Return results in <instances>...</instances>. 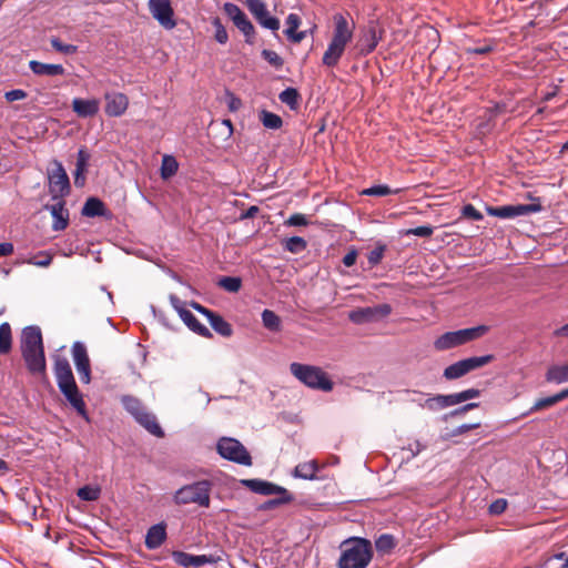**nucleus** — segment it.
<instances>
[{
  "mask_svg": "<svg viewBox=\"0 0 568 568\" xmlns=\"http://www.w3.org/2000/svg\"><path fill=\"white\" fill-rule=\"evenodd\" d=\"M333 22L332 39L322 58V63L328 68H334L338 64L346 47L353 40L355 30L354 21L342 13H335Z\"/></svg>",
  "mask_w": 568,
  "mask_h": 568,
  "instance_id": "f257e3e1",
  "label": "nucleus"
},
{
  "mask_svg": "<svg viewBox=\"0 0 568 568\" xmlns=\"http://www.w3.org/2000/svg\"><path fill=\"white\" fill-rule=\"evenodd\" d=\"M21 353L30 373L45 375L42 334L38 326H27L22 329Z\"/></svg>",
  "mask_w": 568,
  "mask_h": 568,
  "instance_id": "f03ea898",
  "label": "nucleus"
},
{
  "mask_svg": "<svg viewBox=\"0 0 568 568\" xmlns=\"http://www.w3.org/2000/svg\"><path fill=\"white\" fill-rule=\"evenodd\" d=\"M373 558V547L368 539L354 537L341 546L337 568H366Z\"/></svg>",
  "mask_w": 568,
  "mask_h": 568,
  "instance_id": "7ed1b4c3",
  "label": "nucleus"
},
{
  "mask_svg": "<svg viewBox=\"0 0 568 568\" xmlns=\"http://www.w3.org/2000/svg\"><path fill=\"white\" fill-rule=\"evenodd\" d=\"M291 374L302 384L312 389L331 392L334 383L323 368L308 364L292 363L290 365Z\"/></svg>",
  "mask_w": 568,
  "mask_h": 568,
  "instance_id": "20e7f679",
  "label": "nucleus"
},
{
  "mask_svg": "<svg viewBox=\"0 0 568 568\" xmlns=\"http://www.w3.org/2000/svg\"><path fill=\"white\" fill-rule=\"evenodd\" d=\"M488 329V326L479 325L476 327L447 332L435 339L434 347L439 352L447 351L484 336Z\"/></svg>",
  "mask_w": 568,
  "mask_h": 568,
  "instance_id": "39448f33",
  "label": "nucleus"
},
{
  "mask_svg": "<svg viewBox=\"0 0 568 568\" xmlns=\"http://www.w3.org/2000/svg\"><path fill=\"white\" fill-rule=\"evenodd\" d=\"M211 483L200 480L191 485H185L176 490L174 501L178 505L197 504L201 507L210 506Z\"/></svg>",
  "mask_w": 568,
  "mask_h": 568,
  "instance_id": "423d86ee",
  "label": "nucleus"
},
{
  "mask_svg": "<svg viewBox=\"0 0 568 568\" xmlns=\"http://www.w3.org/2000/svg\"><path fill=\"white\" fill-rule=\"evenodd\" d=\"M219 454L231 462L240 465L251 466L252 458L247 449L235 438L223 437L216 445Z\"/></svg>",
  "mask_w": 568,
  "mask_h": 568,
  "instance_id": "0eeeda50",
  "label": "nucleus"
},
{
  "mask_svg": "<svg viewBox=\"0 0 568 568\" xmlns=\"http://www.w3.org/2000/svg\"><path fill=\"white\" fill-rule=\"evenodd\" d=\"M494 359L493 355L474 356L465 359H460L444 369L443 376L448 379H457L469 372L480 368Z\"/></svg>",
  "mask_w": 568,
  "mask_h": 568,
  "instance_id": "6e6552de",
  "label": "nucleus"
},
{
  "mask_svg": "<svg viewBox=\"0 0 568 568\" xmlns=\"http://www.w3.org/2000/svg\"><path fill=\"white\" fill-rule=\"evenodd\" d=\"M53 169L48 172L49 192L53 200H61L70 192L69 176L58 160L52 162Z\"/></svg>",
  "mask_w": 568,
  "mask_h": 568,
  "instance_id": "1a4fd4ad",
  "label": "nucleus"
},
{
  "mask_svg": "<svg viewBox=\"0 0 568 568\" xmlns=\"http://www.w3.org/2000/svg\"><path fill=\"white\" fill-rule=\"evenodd\" d=\"M392 313V306L387 303L375 306L358 307L348 314L351 322L357 325L378 322Z\"/></svg>",
  "mask_w": 568,
  "mask_h": 568,
  "instance_id": "9d476101",
  "label": "nucleus"
},
{
  "mask_svg": "<svg viewBox=\"0 0 568 568\" xmlns=\"http://www.w3.org/2000/svg\"><path fill=\"white\" fill-rule=\"evenodd\" d=\"M152 17L166 30L175 28L174 11L170 0H149Z\"/></svg>",
  "mask_w": 568,
  "mask_h": 568,
  "instance_id": "9b49d317",
  "label": "nucleus"
},
{
  "mask_svg": "<svg viewBox=\"0 0 568 568\" xmlns=\"http://www.w3.org/2000/svg\"><path fill=\"white\" fill-rule=\"evenodd\" d=\"M245 4L256 21L265 29L277 31L280 29V20L270 16L267 7L262 0H245Z\"/></svg>",
  "mask_w": 568,
  "mask_h": 568,
  "instance_id": "f8f14e48",
  "label": "nucleus"
},
{
  "mask_svg": "<svg viewBox=\"0 0 568 568\" xmlns=\"http://www.w3.org/2000/svg\"><path fill=\"white\" fill-rule=\"evenodd\" d=\"M72 357L77 372L80 376V381L84 384H89L91 382V365L87 347L83 343H73Z\"/></svg>",
  "mask_w": 568,
  "mask_h": 568,
  "instance_id": "ddd939ff",
  "label": "nucleus"
},
{
  "mask_svg": "<svg viewBox=\"0 0 568 568\" xmlns=\"http://www.w3.org/2000/svg\"><path fill=\"white\" fill-rule=\"evenodd\" d=\"M172 558L176 565L184 568H201L205 565H213L219 560L213 555H192L180 550L173 551Z\"/></svg>",
  "mask_w": 568,
  "mask_h": 568,
  "instance_id": "4468645a",
  "label": "nucleus"
},
{
  "mask_svg": "<svg viewBox=\"0 0 568 568\" xmlns=\"http://www.w3.org/2000/svg\"><path fill=\"white\" fill-rule=\"evenodd\" d=\"M540 205L538 204H517V205H504L498 207L489 209V214L500 219H511L521 215H528L534 212H538Z\"/></svg>",
  "mask_w": 568,
  "mask_h": 568,
  "instance_id": "2eb2a0df",
  "label": "nucleus"
},
{
  "mask_svg": "<svg viewBox=\"0 0 568 568\" xmlns=\"http://www.w3.org/2000/svg\"><path fill=\"white\" fill-rule=\"evenodd\" d=\"M69 404L84 418H88L85 403L82 394L79 392L75 381L58 385Z\"/></svg>",
  "mask_w": 568,
  "mask_h": 568,
  "instance_id": "dca6fc26",
  "label": "nucleus"
},
{
  "mask_svg": "<svg viewBox=\"0 0 568 568\" xmlns=\"http://www.w3.org/2000/svg\"><path fill=\"white\" fill-rule=\"evenodd\" d=\"M104 111L108 116L118 118L125 113L129 106V99L124 93L112 92L105 93Z\"/></svg>",
  "mask_w": 568,
  "mask_h": 568,
  "instance_id": "f3484780",
  "label": "nucleus"
},
{
  "mask_svg": "<svg viewBox=\"0 0 568 568\" xmlns=\"http://www.w3.org/2000/svg\"><path fill=\"white\" fill-rule=\"evenodd\" d=\"M243 486L263 496L286 495L287 489L263 479H243Z\"/></svg>",
  "mask_w": 568,
  "mask_h": 568,
  "instance_id": "a211bd4d",
  "label": "nucleus"
},
{
  "mask_svg": "<svg viewBox=\"0 0 568 568\" xmlns=\"http://www.w3.org/2000/svg\"><path fill=\"white\" fill-rule=\"evenodd\" d=\"M52 357L53 373L57 379V384L60 385L63 383L74 382L75 379L69 359L65 356L58 353H55Z\"/></svg>",
  "mask_w": 568,
  "mask_h": 568,
  "instance_id": "6ab92c4d",
  "label": "nucleus"
},
{
  "mask_svg": "<svg viewBox=\"0 0 568 568\" xmlns=\"http://www.w3.org/2000/svg\"><path fill=\"white\" fill-rule=\"evenodd\" d=\"M382 40V33L374 26H369L364 33L361 36L357 42L359 53L367 55L373 52L379 41Z\"/></svg>",
  "mask_w": 568,
  "mask_h": 568,
  "instance_id": "aec40b11",
  "label": "nucleus"
},
{
  "mask_svg": "<svg viewBox=\"0 0 568 568\" xmlns=\"http://www.w3.org/2000/svg\"><path fill=\"white\" fill-rule=\"evenodd\" d=\"M72 110L80 118L94 116L100 110V101L98 99L75 98L72 100Z\"/></svg>",
  "mask_w": 568,
  "mask_h": 568,
  "instance_id": "412c9836",
  "label": "nucleus"
},
{
  "mask_svg": "<svg viewBox=\"0 0 568 568\" xmlns=\"http://www.w3.org/2000/svg\"><path fill=\"white\" fill-rule=\"evenodd\" d=\"M166 539V525L160 523L151 526L145 536V546L148 549L159 548Z\"/></svg>",
  "mask_w": 568,
  "mask_h": 568,
  "instance_id": "4be33fe9",
  "label": "nucleus"
},
{
  "mask_svg": "<svg viewBox=\"0 0 568 568\" xmlns=\"http://www.w3.org/2000/svg\"><path fill=\"white\" fill-rule=\"evenodd\" d=\"M47 209L50 211L53 217L52 229L54 231H62L68 226L69 223V213L64 207V202L60 200L59 202L47 205Z\"/></svg>",
  "mask_w": 568,
  "mask_h": 568,
  "instance_id": "5701e85b",
  "label": "nucleus"
},
{
  "mask_svg": "<svg viewBox=\"0 0 568 568\" xmlns=\"http://www.w3.org/2000/svg\"><path fill=\"white\" fill-rule=\"evenodd\" d=\"M566 398H568V388H565L552 396L539 398L534 403V405L529 408V410H527L526 413H524L521 415V417H526L532 413L552 407L554 405H556L557 403H559Z\"/></svg>",
  "mask_w": 568,
  "mask_h": 568,
  "instance_id": "b1692460",
  "label": "nucleus"
},
{
  "mask_svg": "<svg viewBox=\"0 0 568 568\" xmlns=\"http://www.w3.org/2000/svg\"><path fill=\"white\" fill-rule=\"evenodd\" d=\"M30 70L37 75H63L64 68L62 64L43 63L40 61L32 60L29 62Z\"/></svg>",
  "mask_w": 568,
  "mask_h": 568,
  "instance_id": "393cba45",
  "label": "nucleus"
},
{
  "mask_svg": "<svg viewBox=\"0 0 568 568\" xmlns=\"http://www.w3.org/2000/svg\"><path fill=\"white\" fill-rule=\"evenodd\" d=\"M135 422L145 428L150 434L156 437H163L164 432L158 423L156 416L150 413L148 409L144 410Z\"/></svg>",
  "mask_w": 568,
  "mask_h": 568,
  "instance_id": "a878e982",
  "label": "nucleus"
},
{
  "mask_svg": "<svg viewBox=\"0 0 568 568\" xmlns=\"http://www.w3.org/2000/svg\"><path fill=\"white\" fill-rule=\"evenodd\" d=\"M285 23L286 29L284 33L292 42L298 43L306 37L305 31L297 32V29L301 24V18L296 13H290Z\"/></svg>",
  "mask_w": 568,
  "mask_h": 568,
  "instance_id": "bb28decb",
  "label": "nucleus"
},
{
  "mask_svg": "<svg viewBox=\"0 0 568 568\" xmlns=\"http://www.w3.org/2000/svg\"><path fill=\"white\" fill-rule=\"evenodd\" d=\"M180 318L191 331L199 334L200 336H212L210 329L205 325L201 324L191 311H183Z\"/></svg>",
  "mask_w": 568,
  "mask_h": 568,
  "instance_id": "cd10ccee",
  "label": "nucleus"
},
{
  "mask_svg": "<svg viewBox=\"0 0 568 568\" xmlns=\"http://www.w3.org/2000/svg\"><path fill=\"white\" fill-rule=\"evenodd\" d=\"M318 465L316 460L300 463L293 470V476L301 479L313 480L316 479Z\"/></svg>",
  "mask_w": 568,
  "mask_h": 568,
  "instance_id": "c85d7f7f",
  "label": "nucleus"
},
{
  "mask_svg": "<svg viewBox=\"0 0 568 568\" xmlns=\"http://www.w3.org/2000/svg\"><path fill=\"white\" fill-rule=\"evenodd\" d=\"M88 217L104 216L106 214L104 203L98 197H89L81 211Z\"/></svg>",
  "mask_w": 568,
  "mask_h": 568,
  "instance_id": "c756f323",
  "label": "nucleus"
},
{
  "mask_svg": "<svg viewBox=\"0 0 568 568\" xmlns=\"http://www.w3.org/2000/svg\"><path fill=\"white\" fill-rule=\"evenodd\" d=\"M545 378L547 382L555 384L568 382V363L565 365L550 366L546 372Z\"/></svg>",
  "mask_w": 568,
  "mask_h": 568,
  "instance_id": "7c9ffc66",
  "label": "nucleus"
},
{
  "mask_svg": "<svg viewBox=\"0 0 568 568\" xmlns=\"http://www.w3.org/2000/svg\"><path fill=\"white\" fill-rule=\"evenodd\" d=\"M121 403L124 407V409L134 418L136 419L144 410H146L145 406L142 404V402L132 396V395H123L121 397Z\"/></svg>",
  "mask_w": 568,
  "mask_h": 568,
  "instance_id": "2f4dec72",
  "label": "nucleus"
},
{
  "mask_svg": "<svg viewBox=\"0 0 568 568\" xmlns=\"http://www.w3.org/2000/svg\"><path fill=\"white\" fill-rule=\"evenodd\" d=\"M212 328L224 337H230L233 333L232 326L222 316L216 313H212V316L207 318Z\"/></svg>",
  "mask_w": 568,
  "mask_h": 568,
  "instance_id": "473e14b6",
  "label": "nucleus"
},
{
  "mask_svg": "<svg viewBox=\"0 0 568 568\" xmlns=\"http://www.w3.org/2000/svg\"><path fill=\"white\" fill-rule=\"evenodd\" d=\"M258 119L262 122L263 126L270 130H278L283 125L282 118L267 110H262L258 114Z\"/></svg>",
  "mask_w": 568,
  "mask_h": 568,
  "instance_id": "72a5a7b5",
  "label": "nucleus"
},
{
  "mask_svg": "<svg viewBox=\"0 0 568 568\" xmlns=\"http://www.w3.org/2000/svg\"><path fill=\"white\" fill-rule=\"evenodd\" d=\"M179 169L178 161L172 155H163L162 164H161V178L163 180H169L173 175L176 174Z\"/></svg>",
  "mask_w": 568,
  "mask_h": 568,
  "instance_id": "f704fd0d",
  "label": "nucleus"
},
{
  "mask_svg": "<svg viewBox=\"0 0 568 568\" xmlns=\"http://www.w3.org/2000/svg\"><path fill=\"white\" fill-rule=\"evenodd\" d=\"M234 26L244 34L245 41L252 44L255 36V29L246 14H243L239 20H236Z\"/></svg>",
  "mask_w": 568,
  "mask_h": 568,
  "instance_id": "c9c22d12",
  "label": "nucleus"
},
{
  "mask_svg": "<svg viewBox=\"0 0 568 568\" xmlns=\"http://www.w3.org/2000/svg\"><path fill=\"white\" fill-rule=\"evenodd\" d=\"M12 347V333L9 323L0 325V354H8Z\"/></svg>",
  "mask_w": 568,
  "mask_h": 568,
  "instance_id": "e433bc0d",
  "label": "nucleus"
},
{
  "mask_svg": "<svg viewBox=\"0 0 568 568\" xmlns=\"http://www.w3.org/2000/svg\"><path fill=\"white\" fill-rule=\"evenodd\" d=\"M278 99L282 103L288 105L291 110H296L298 106L300 94L296 89L286 88L280 93Z\"/></svg>",
  "mask_w": 568,
  "mask_h": 568,
  "instance_id": "4c0bfd02",
  "label": "nucleus"
},
{
  "mask_svg": "<svg viewBox=\"0 0 568 568\" xmlns=\"http://www.w3.org/2000/svg\"><path fill=\"white\" fill-rule=\"evenodd\" d=\"M263 325L273 332L281 329V318L271 310H264L262 313Z\"/></svg>",
  "mask_w": 568,
  "mask_h": 568,
  "instance_id": "58836bf2",
  "label": "nucleus"
},
{
  "mask_svg": "<svg viewBox=\"0 0 568 568\" xmlns=\"http://www.w3.org/2000/svg\"><path fill=\"white\" fill-rule=\"evenodd\" d=\"M396 546L395 539L389 534L381 535L375 540V547L379 552L387 554Z\"/></svg>",
  "mask_w": 568,
  "mask_h": 568,
  "instance_id": "ea45409f",
  "label": "nucleus"
},
{
  "mask_svg": "<svg viewBox=\"0 0 568 568\" xmlns=\"http://www.w3.org/2000/svg\"><path fill=\"white\" fill-rule=\"evenodd\" d=\"M306 241L301 236L288 237L284 243L285 250L294 254L301 253L306 248Z\"/></svg>",
  "mask_w": 568,
  "mask_h": 568,
  "instance_id": "a19ab883",
  "label": "nucleus"
},
{
  "mask_svg": "<svg viewBox=\"0 0 568 568\" xmlns=\"http://www.w3.org/2000/svg\"><path fill=\"white\" fill-rule=\"evenodd\" d=\"M100 494H101V490L99 487H93V486H89V485L83 486V487L79 488V490H78V497L81 500H85V501H94V500L99 499Z\"/></svg>",
  "mask_w": 568,
  "mask_h": 568,
  "instance_id": "79ce46f5",
  "label": "nucleus"
},
{
  "mask_svg": "<svg viewBox=\"0 0 568 568\" xmlns=\"http://www.w3.org/2000/svg\"><path fill=\"white\" fill-rule=\"evenodd\" d=\"M53 255L49 252L42 251L30 257L27 263L39 267H48L52 262Z\"/></svg>",
  "mask_w": 568,
  "mask_h": 568,
  "instance_id": "37998d69",
  "label": "nucleus"
},
{
  "mask_svg": "<svg viewBox=\"0 0 568 568\" xmlns=\"http://www.w3.org/2000/svg\"><path fill=\"white\" fill-rule=\"evenodd\" d=\"M399 190H392L387 185H374L362 191V194L368 196H385L389 194H397Z\"/></svg>",
  "mask_w": 568,
  "mask_h": 568,
  "instance_id": "c03bdc74",
  "label": "nucleus"
},
{
  "mask_svg": "<svg viewBox=\"0 0 568 568\" xmlns=\"http://www.w3.org/2000/svg\"><path fill=\"white\" fill-rule=\"evenodd\" d=\"M426 406L429 409H442L450 407L448 395H435L426 400Z\"/></svg>",
  "mask_w": 568,
  "mask_h": 568,
  "instance_id": "a18cd8bd",
  "label": "nucleus"
},
{
  "mask_svg": "<svg viewBox=\"0 0 568 568\" xmlns=\"http://www.w3.org/2000/svg\"><path fill=\"white\" fill-rule=\"evenodd\" d=\"M212 24L215 28V34H214L215 40L221 44L226 43L229 40V34H227L226 29L222 24L220 18H214L212 21Z\"/></svg>",
  "mask_w": 568,
  "mask_h": 568,
  "instance_id": "49530a36",
  "label": "nucleus"
},
{
  "mask_svg": "<svg viewBox=\"0 0 568 568\" xmlns=\"http://www.w3.org/2000/svg\"><path fill=\"white\" fill-rule=\"evenodd\" d=\"M293 500V496L292 494L287 490L286 491V495H278L277 498H274V499H271V500H267L265 501L263 505H262V509L266 510V509H271V508H274L276 506H280V505H284V504H288Z\"/></svg>",
  "mask_w": 568,
  "mask_h": 568,
  "instance_id": "de8ad7c7",
  "label": "nucleus"
},
{
  "mask_svg": "<svg viewBox=\"0 0 568 568\" xmlns=\"http://www.w3.org/2000/svg\"><path fill=\"white\" fill-rule=\"evenodd\" d=\"M50 43L54 50L64 54H74L78 51V47L73 44H64L59 38H51Z\"/></svg>",
  "mask_w": 568,
  "mask_h": 568,
  "instance_id": "09e8293b",
  "label": "nucleus"
},
{
  "mask_svg": "<svg viewBox=\"0 0 568 568\" xmlns=\"http://www.w3.org/2000/svg\"><path fill=\"white\" fill-rule=\"evenodd\" d=\"M220 286L229 292H237L241 288V280L239 277L226 276L220 280Z\"/></svg>",
  "mask_w": 568,
  "mask_h": 568,
  "instance_id": "8fccbe9b",
  "label": "nucleus"
},
{
  "mask_svg": "<svg viewBox=\"0 0 568 568\" xmlns=\"http://www.w3.org/2000/svg\"><path fill=\"white\" fill-rule=\"evenodd\" d=\"M262 57L276 69H281L283 67L284 61L275 51L264 49L262 51Z\"/></svg>",
  "mask_w": 568,
  "mask_h": 568,
  "instance_id": "3c124183",
  "label": "nucleus"
},
{
  "mask_svg": "<svg viewBox=\"0 0 568 568\" xmlns=\"http://www.w3.org/2000/svg\"><path fill=\"white\" fill-rule=\"evenodd\" d=\"M385 248V245H378L368 253L367 260L372 267L381 263L384 257Z\"/></svg>",
  "mask_w": 568,
  "mask_h": 568,
  "instance_id": "603ef678",
  "label": "nucleus"
},
{
  "mask_svg": "<svg viewBox=\"0 0 568 568\" xmlns=\"http://www.w3.org/2000/svg\"><path fill=\"white\" fill-rule=\"evenodd\" d=\"M224 12L230 17V19L233 21V23L239 20L243 14H245L242 9L231 2H226L223 7Z\"/></svg>",
  "mask_w": 568,
  "mask_h": 568,
  "instance_id": "864d4df0",
  "label": "nucleus"
},
{
  "mask_svg": "<svg viewBox=\"0 0 568 568\" xmlns=\"http://www.w3.org/2000/svg\"><path fill=\"white\" fill-rule=\"evenodd\" d=\"M90 154L84 150L80 149L77 156L75 171L85 172Z\"/></svg>",
  "mask_w": 568,
  "mask_h": 568,
  "instance_id": "5fc2aeb1",
  "label": "nucleus"
},
{
  "mask_svg": "<svg viewBox=\"0 0 568 568\" xmlns=\"http://www.w3.org/2000/svg\"><path fill=\"white\" fill-rule=\"evenodd\" d=\"M434 230L429 225H422L415 229H409L406 231L407 235H416L419 237H428L433 234Z\"/></svg>",
  "mask_w": 568,
  "mask_h": 568,
  "instance_id": "6e6d98bb",
  "label": "nucleus"
},
{
  "mask_svg": "<svg viewBox=\"0 0 568 568\" xmlns=\"http://www.w3.org/2000/svg\"><path fill=\"white\" fill-rule=\"evenodd\" d=\"M462 214L464 217L480 221L483 219V214L471 204H467L463 207Z\"/></svg>",
  "mask_w": 568,
  "mask_h": 568,
  "instance_id": "4d7b16f0",
  "label": "nucleus"
},
{
  "mask_svg": "<svg viewBox=\"0 0 568 568\" xmlns=\"http://www.w3.org/2000/svg\"><path fill=\"white\" fill-rule=\"evenodd\" d=\"M27 97H28V93L24 90H22V89H14V90H11V91H7L4 93V99L8 102H14V101H19V100H24Z\"/></svg>",
  "mask_w": 568,
  "mask_h": 568,
  "instance_id": "13d9d810",
  "label": "nucleus"
},
{
  "mask_svg": "<svg viewBox=\"0 0 568 568\" xmlns=\"http://www.w3.org/2000/svg\"><path fill=\"white\" fill-rule=\"evenodd\" d=\"M493 50H494V47L491 44L485 43L483 45L467 48L466 49V53L467 54H479V55H483V54H488Z\"/></svg>",
  "mask_w": 568,
  "mask_h": 568,
  "instance_id": "bf43d9fd",
  "label": "nucleus"
},
{
  "mask_svg": "<svg viewBox=\"0 0 568 568\" xmlns=\"http://www.w3.org/2000/svg\"><path fill=\"white\" fill-rule=\"evenodd\" d=\"M287 224L293 226H304L307 224V219L305 215L296 213L290 216Z\"/></svg>",
  "mask_w": 568,
  "mask_h": 568,
  "instance_id": "052dcab7",
  "label": "nucleus"
},
{
  "mask_svg": "<svg viewBox=\"0 0 568 568\" xmlns=\"http://www.w3.org/2000/svg\"><path fill=\"white\" fill-rule=\"evenodd\" d=\"M507 503L505 499H497L489 506V511L495 515H499L505 511Z\"/></svg>",
  "mask_w": 568,
  "mask_h": 568,
  "instance_id": "680f3d73",
  "label": "nucleus"
},
{
  "mask_svg": "<svg viewBox=\"0 0 568 568\" xmlns=\"http://www.w3.org/2000/svg\"><path fill=\"white\" fill-rule=\"evenodd\" d=\"M170 303L173 306V308L178 312L180 317L183 311H187L184 306V302H182L176 295L170 296Z\"/></svg>",
  "mask_w": 568,
  "mask_h": 568,
  "instance_id": "e2e57ef3",
  "label": "nucleus"
},
{
  "mask_svg": "<svg viewBox=\"0 0 568 568\" xmlns=\"http://www.w3.org/2000/svg\"><path fill=\"white\" fill-rule=\"evenodd\" d=\"M479 426H480L479 423L463 424V425L458 426L456 429H454L453 435L454 436L463 435L471 429L478 428Z\"/></svg>",
  "mask_w": 568,
  "mask_h": 568,
  "instance_id": "0e129e2a",
  "label": "nucleus"
},
{
  "mask_svg": "<svg viewBox=\"0 0 568 568\" xmlns=\"http://www.w3.org/2000/svg\"><path fill=\"white\" fill-rule=\"evenodd\" d=\"M356 260L357 251L353 248L345 254V256L343 257V263L345 266L351 267L356 263Z\"/></svg>",
  "mask_w": 568,
  "mask_h": 568,
  "instance_id": "69168bd1",
  "label": "nucleus"
},
{
  "mask_svg": "<svg viewBox=\"0 0 568 568\" xmlns=\"http://www.w3.org/2000/svg\"><path fill=\"white\" fill-rule=\"evenodd\" d=\"M479 406L478 403H468L466 405H464L463 407H459L453 412H450V416H459V415H463L464 413L468 412V410H471V409H475Z\"/></svg>",
  "mask_w": 568,
  "mask_h": 568,
  "instance_id": "338daca9",
  "label": "nucleus"
},
{
  "mask_svg": "<svg viewBox=\"0 0 568 568\" xmlns=\"http://www.w3.org/2000/svg\"><path fill=\"white\" fill-rule=\"evenodd\" d=\"M229 97V109L231 111H237L242 106V101L240 98L235 97L234 94L230 93Z\"/></svg>",
  "mask_w": 568,
  "mask_h": 568,
  "instance_id": "774afa93",
  "label": "nucleus"
}]
</instances>
